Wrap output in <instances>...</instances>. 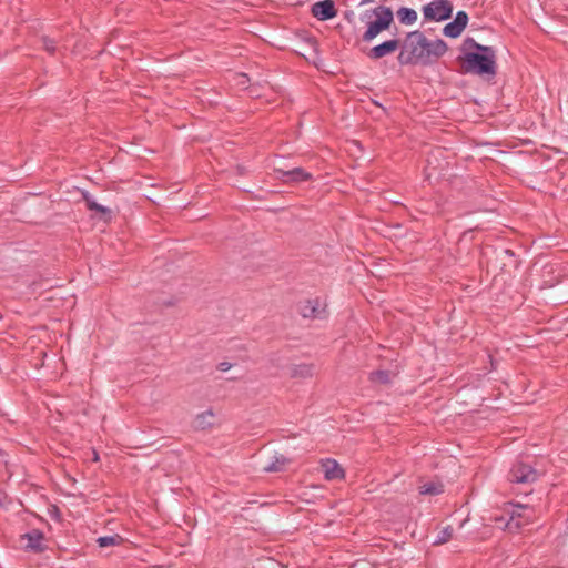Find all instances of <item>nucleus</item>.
I'll list each match as a JSON object with an SVG mask.
<instances>
[{
    "label": "nucleus",
    "instance_id": "nucleus-1",
    "mask_svg": "<svg viewBox=\"0 0 568 568\" xmlns=\"http://www.w3.org/2000/svg\"><path fill=\"white\" fill-rule=\"evenodd\" d=\"M447 50L448 47L444 40H428L423 32L416 30L407 33L397 60L400 65H430Z\"/></svg>",
    "mask_w": 568,
    "mask_h": 568
},
{
    "label": "nucleus",
    "instance_id": "nucleus-2",
    "mask_svg": "<svg viewBox=\"0 0 568 568\" xmlns=\"http://www.w3.org/2000/svg\"><path fill=\"white\" fill-rule=\"evenodd\" d=\"M457 60L463 73L495 77L497 73L496 52L494 49H483V53L467 52Z\"/></svg>",
    "mask_w": 568,
    "mask_h": 568
},
{
    "label": "nucleus",
    "instance_id": "nucleus-3",
    "mask_svg": "<svg viewBox=\"0 0 568 568\" xmlns=\"http://www.w3.org/2000/svg\"><path fill=\"white\" fill-rule=\"evenodd\" d=\"M372 13L376 19L368 22L367 29L362 36V40L366 43L372 42L381 32L389 29L394 22V13L389 7H376L372 10Z\"/></svg>",
    "mask_w": 568,
    "mask_h": 568
},
{
    "label": "nucleus",
    "instance_id": "nucleus-4",
    "mask_svg": "<svg viewBox=\"0 0 568 568\" xmlns=\"http://www.w3.org/2000/svg\"><path fill=\"white\" fill-rule=\"evenodd\" d=\"M297 312L306 320H323L327 317L326 303L320 297L301 301Z\"/></svg>",
    "mask_w": 568,
    "mask_h": 568
},
{
    "label": "nucleus",
    "instance_id": "nucleus-5",
    "mask_svg": "<svg viewBox=\"0 0 568 568\" xmlns=\"http://www.w3.org/2000/svg\"><path fill=\"white\" fill-rule=\"evenodd\" d=\"M423 13L427 20H447L453 13V6L448 0H434L430 3L424 6Z\"/></svg>",
    "mask_w": 568,
    "mask_h": 568
},
{
    "label": "nucleus",
    "instance_id": "nucleus-6",
    "mask_svg": "<svg viewBox=\"0 0 568 568\" xmlns=\"http://www.w3.org/2000/svg\"><path fill=\"white\" fill-rule=\"evenodd\" d=\"M538 473L530 466L524 463H516L513 465L508 479L515 484H530L536 481Z\"/></svg>",
    "mask_w": 568,
    "mask_h": 568
},
{
    "label": "nucleus",
    "instance_id": "nucleus-7",
    "mask_svg": "<svg viewBox=\"0 0 568 568\" xmlns=\"http://www.w3.org/2000/svg\"><path fill=\"white\" fill-rule=\"evenodd\" d=\"M276 178L283 183H300L312 179V174L302 168H294L292 170L275 169Z\"/></svg>",
    "mask_w": 568,
    "mask_h": 568
},
{
    "label": "nucleus",
    "instance_id": "nucleus-8",
    "mask_svg": "<svg viewBox=\"0 0 568 568\" xmlns=\"http://www.w3.org/2000/svg\"><path fill=\"white\" fill-rule=\"evenodd\" d=\"M312 14L321 21L331 20L336 17L337 10L333 0H322L312 6Z\"/></svg>",
    "mask_w": 568,
    "mask_h": 568
},
{
    "label": "nucleus",
    "instance_id": "nucleus-9",
    "mask_svg": "<svg viewBox=\"0 0 568 568\" xmlns=\"http://www.w3.org/2000/svg\"><path fill=\"white\" fill-rule=\"evenodd\" d=\"M399 44H400V42L398 39L386 40V41L373 47L367 52V57L371 60L382 59L390 53H394L399 48Z\"/></svg>",
    "mask_w": 568,
    "mask_h": 568
},
{
    "label": "nucleus",
    "instance_id": "nucleus-10",
    "mask_svg": "<svg viewBox=\"0 0 568 568\" xmlns=\"http://www.w3.org/2000/svg\"><path fill=\"white\" fill-rule=\"evenodd\" d=\"M321 467L326 480L343 479L345 476L344 469L335 459H324L321 462Z\"/></svg>",
    "mask_w": 568,
    "mask_h": 568
},
{
    "label": "nucleus",
    "instance_id": "nucleus-11",
    "mask_svg": "<svg viewBox=\"0 0 568 568\" xmlns=\"http://www.w3.org/2000/svg\"><path fill=\"white\" fill-rule=\"evenodd\" d=\"M23 540H26L24 548L30 551L34 552H41L44 550L43 540L44 535L39 529H32L31 531L22 535L21 537Z\"/></svg>",
    "mask_w": 568,
    "mask_h": 568
},
{
    "label": "nucleus",
    "instance_id": "nucleus-12",
    "mask_svg": "<svg viewBox=\"0 0 568 568\" xmlns=\"http://www.w3.org/2000/svg\"><path fill=\"white\" fill-rule=\"evenodd\" d=\"M214 413L212 409H207L197 414L193 420V427L196 430H207L213 426Z\"/></svg>",
    "mask_w": 568,
    "mask_h": 568
},
{
    "label": "nucleus",
    "instance_id": "nucleus-13",
    "mask_svg": "<svg viewBox=\"0 0 568 568\" xmlns=\"http://www.w3.org/2000/svg\"><path fill=\"white\" fill-rule=\"evenodd\" d=\"M526 510H528V508L525 506H521V505L514 506V508L511 510V515H510V520L507 523V527L509 529L521 527L523 523L520 519L526 518V521L529 519V516L525 515Z\"/></svg>",
    "mask_w": 568,
    "mask_h": 568
},
{
    "label": "nucleus",
    "instance_id": "nucleus-14",
    "mask_svg": "<svg viewBox=\"0 0 568 568\" xmlns=\"http://www.w3.org/2000/svg\"><path fill=\"white\" fill-rule=\"evenodd\" d=\"M314 374L313 364H297L290 368V375L293 378H310Z\"/></svg>",
    "mask_w": 568,
    "mask_h": 568
},
{
    "label": "nucleus",
    "instance_id": "nucleus-15",
    "mask_svg": "<svg viewBox=\"0 0 568 568\" xmlns=\"http://www.w3.org/2000/svg\"><path fill=\"white\" fill-rule=\"evenodd\" d=\"M483 49H494L493 47L481 45L475 41V39L468 37L463 41L460 47L462 54L465 55L467 52H479L483 53Z\"/></svg>",
    "mask_w": 568,
    "mask_h": 568
},
{
    "label": "nucleus",
    "instance_id": "nucleus-16",
    "mask_svg": "<svg viewBox=\"0 0 568 568\" xmlns=\"http://www.w3.org/2000/svg\"><path fill=\"white\" fill-rule=\"evenodd\" d=\"M288 463V459L283 455H275L272 458V462L264 466V470L267 473H276L282 471L286 464Z\"/></svg>",
    "mask_w": 568,
    "mask_h": 568
},
{
    "label": "nucleus",
    "instance_id": "nucleus-17",
    "mask_svg": "<svg viewBox=\"0 0 568 568\" xmlns=\"http://www.w3.org/2000/svg\"><path fill=\"white\" fill-rule=\"evenodd\" d=\"M397 17L400 23L408 26L416 22L417 12L414 9L402 7L397 11Z\"/></svg>",
    "mask_w": 568,
    "mask_h": 568
},
{
    "label": "nucleus",
    "instance_id": "nucleus-18",
    "mask_svg": "<svg viewBox=\"0 0 568 568\" xmlns=\"http://www.w3.org/2000/svg\"><path fill=\"white\" fill-rule=\"evenodd\" d=\"M444 491V486L440 483L428 481L419 486L420 495L436 496Z\"/></svg>",
    "mask_w": 568,
    "mask_h": 568
},
{
    "label": "nucleus",
    "instance_id": "nucleus-19",
    "mask_svg": "<svg viewBox=\"0 0 568 568\" xmlns=\"http://www.w3.org/2000/svg\"><path fill=\"white\" fill-rule=\"evenodd\" d=\"M84 201H85L87 207L90 211H95L103 215L110 214V212H111L110 209H108L106 206H103V205L97 203L95 200L89 194L84 195Z\"/></svg>",
    "mask_w": 568,
    "mask_h": 568
},
{
    "label": "nucleus",
    "instance_id": "nucleus-20",
    "mask_svg": "<svg viewBox=\"0 0 568 568\" xmlns=\"http://www.w3.org/2000/svg\"><path fill=\"white\" fill-rule=\"evenodd\" d=\"M97 542L101 548L116 546L122 542V537L118 534L112 535V536H103V537H99L97 539Z\"/></svg>",
    "mask_w": 568,
    "mask_h": 568
},
{
    "label": "nucleus",
    "instance_id": "nucleus-21",
    "mask_svg": "<svg viewBox=\"0 0 568 568\" xmlns=\"http://www.w3.org/2000/svg\"><path fill=\"white\" fill-rule=\"evenodd\" d=\"M454 529L452 526H447L443 528L436 539L434 540V545H443L448 542L453 538Z\"/></svg>",
    "mask_w": 568,
    "mask_h": 568
},
{
    "label": "nucleus",
    "instance_id": "nucleus-22",
    "mask_svg": "<svg viewBox=\"0 0 568 568\" xmlns=\"http://www.w3.org/2000/svg\"><path fill=\"white\" fill-rule=\"evenodd\" d=\"M463 31L464 29L456 24L454 21L448 22L443 29V33L449 38H457L462 34Z\"/></svg>",
    "mask_w": 568,
    "mask_h": 568
},
{
    "label": "nucleus",
    "instance_id": "nucleus-23",
    "mask_svg": "<svg viewBox=\"0 0 568 568\" xmlns=\"http://www.w3.org/2000/svg\"><path fill=\"white\" fill-rule=\"evenodd\" d=\"M369 379L381 384H388L390 382V375L387 371H374L369 374Z\"/></svg>",
    "mask_w": 568,
    "mask_h": 568
},
{
    "label": "nucleus",
    "instance_id": "nucleus-24",
    "mask_svg": "<svg viewBox=\"0 0 568 568\" xmlns=\"http://www.w3.org/2000/svg\"><path fill=\"white\" fill-rule=\"evenodd\" d=\"M453 21L465 29L468 23V14L465 11H458Z\"/></svg>",
    "mask_w": 568,
    "mask_h": 568
},
{
    "label": "nucleus",
    "instance_id": "nucleus-25",
    "mask_svg": "<svg viewBox=\"0 0 568 568\" xmlns=\"http://www.w3.org/2000/svg\"><path fill=\"white\" fill-rule=\"evenodd\" d=\"M42 42H43V48L45 49V51H48L51 54L54 53L55 42L52 39L45 37L42 39Z\"/></svg>",
    "mask_w": 568,
    "mask_h": 568
},
{
    "label": "nucleus",
    "instance_id": "nucleus-26",
    "mask_svg": "<svg viewBox=\"0 0 568 568\" xmlns=\"http://www.w3.org/2000/svg\"><path fill=\"white\" fill-rule=\"evenodd\" d=\"M236 79H237V84L242 85V87H245L250 81L248 77L244 73L237 74Z\"/></svg>",
    "mask_w": 568,
    "mask_h": 568
},
{
    "label": "nucleus",
    "instance_id": "nucleus-27",
    "mask_svg": "<svg viewBox=\"0 0 568 568\" xmlns=\"http://www.w3.org/2000/svg\"><path fill=\"white\" fill-rule=\"evenodd\" d=\"M232 364L231 363H227V362H222L219 364L217 368L221 371V372H226L231 368Z\"/></svg>",
    "mask_w": 568,
    "mask_h": 568
},
{
    "label": "nucleus",
    "instance_id": "nucleus-28",
    "mask_svg": "<svg viewBox=\"0 0 568 568\" xmlns=\"http://www.w3.org/2000/svg\"><path fill=\"white\" fill-rule=\"evenodd\" d=\"M368 2H371V0H362V1H361V4H366V3H368Z\"/></svg>",
    "mask_w": 568,
    "mask_h": 568
}]
</instances>
